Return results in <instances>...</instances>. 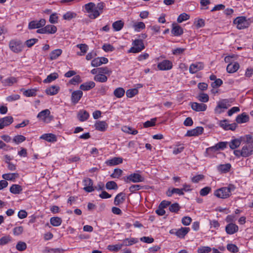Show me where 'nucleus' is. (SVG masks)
<instances>
[{
    "mask_svg": "<svg viewBox=\"0 0 253 253\" xmlns=\"http://www.w3.org/2000/svg\"><path fill=\"white\" fill-rule=\"evenodd\" d=\"M105 6V3L103 2H99L97 4L90 2L84 4L83 7L84 12L87 13V16L91 19H95L102 13Z\"/></svg>",
    "mask_w": 253,
    "mask_h": 253,
    "instance_id": "f257e3e1",
    "label": "nucleus"
},
{
    "mask_svg": "<svg viewBox=\"0 0 253 253\" xmlns=\"http://www.w3.org/2000/svg\"><path fill=\"white\" fill-rule=\"evenodd\" d=\"M242 147L244 157L253 155V137L250 134L242 136Z\"/></svg>",
    "mask_w": 253,
    "mask_h": 253,
    "instance_id": "f03ea898",
    "label": "nucleus"
},
{
    "mask_svg": "<svg viewBox=\"0 0 253 253\" xmlns=\"http://www.w3.org/2000/svg\"><path fill=\"white\" fill-rule=\"evenodd\" d=\"M235 187L232 184H229L227 187H223L215 190L213 195L218 198L226 199L232 195L234 191Z\"/></svg>",
    "mask_w": 253,
    "mask_h": 253,
    "instance_id": "7ed1b4c3",
    "label": "nucleus"
},
{
    "mask_svg": "<svg viewBox=\"0 0 253 253\" xmlns=\"http://www.w3.org/2000/svg\"><path fill=\"white\" fill-rule=\"evenodd\" d=\"M233 102V99H223L217 102L214 112L216 114H220L227 109Z\"/></svg>",
    "mask_w": 253,
    "mask_h": 253,
    "instance_id": "20e7f679",
    "label": "nucleus"
},
{
    "mask_svg": "<svg viewBox=\"0 0 253 253\" xmlns=\"http://www.w3.org/2000/svg\"><path fill=\"white\" fill-rule=\"evenodd\" d=\"M132 46L128 50V53H137L145 48L143 42L140 39H135L132 42Z\"/></svg>",
    "mask_w": 253,
    "mask_h": 253,
    "instance_id": "39448f33",
    "label": "nucleus"
},
{
    "mask_svg": "<svg viewBox=\"0 0 253 253\" xmlns=\"http://www.w3.org/2000/svg\"><path fill=\"white\" fill-rule=\"evenodd\" d=\"M9 47L13 52L19 53L22 51L24 45L21 41L12 40L9 42Z\"/></svg>",
    "mask_w": 253,
    "mask_h": 253,
    "instance_id": "423d86ee",
    "label": "nucleus"
},
{
    "mask_svg": "<svg viewBox=\"0 0 253 253\" xmlns=\"http://www.w3.org/2000/svg\"><path fill=\"white\" fill-rule=\"evenodd\" d=\"M37 118L45 123H49L53 119L50 115V111L49 109H45L41 111L37 115Z\"/></svg>",
    "mask_w": 253,
    "mask_h": 253,
    "instance_id": "0eeeda50",
    "label": "nucleus"
},
{
    "mask_svg": "<svg viewBox=\"0 0 253 253\" xmlns=\"http://www.w3.org/2000/svg\"><path fill=\"white\" fill-rule=\"evenodd\" d=\"M234 23L237 25V28L238 29H244L248 27L250 25L249 20L244 16L237 17L234 20Z\"/></svg>",
    "mask_w": 253,
    "mask_h": 253,
    "instance_id": "6e6552de",
    "label": "nucleus"
},
{
    "mask_svg": "<svg viewBox=\"0 0 253 253\" xmlns=\"http://www.w3.org/2000/svg\"><path fill=\"white\" fill-rule=\"evenodd\" d=\"M124 179L126 183L131 182L133 183H138L143 181L144 178L139 173H133L127 175L126 177H124Z\"/></svg>",
    "mask_w": 253,
    "mask_h": 253,
    "instance_id": "1a4fd4ad",
    "label": "nucleus"
},
{
    "mask_svg": "<svg viewBox=\"0 0 253 253\" xmlns=\"http://www.w3.org/2000/svg\"><path fill=\"white\" fill-rule=\"evenodd\" d=\"M84 190L87 192H91L94 191L96 187L93 186V181L89 178H86L83 181Z\"/></svg>",
    "mask_w": 253,
    "mask_h": 253,
    "instance_id": "9d476101",
    "label": "nucleus"
},
{
    "mask_svg": "<svg viewBox=\"0 0 253 253\" xmlns=\"http://www.w3.org/2000/svg\"><path fill=\"white\" fill-rule=\"evenodd\" d=\"M157 67L161 71L169 70L172 68V63L169 60H164L158 63Z\"/></svg>",
    "mask_w": 253,
    "mask_h": 253,
    "instance_id": "9b49d317",
    "label": "nucleus"
},
{
    "mask_svg": "<svg viewBox=\"0 0 253 253\" xmlns=\"http://www.w3.org/2000/svg\"><path fill=\"white\" fill-rule=\"evenodd\" d=\"M46 21L44 19L40 20H34L29 23L28 27L30 29H38L42 27L45 25Z\"/></svg>",
    "mask_w": 253,
    "mask_h": 253,
    "instance_id": "f8f14e48",
    "label": "nucleus"
},
{
    "mask_svg": "<svg viewBox=\"0 0 253 253\" xmlns=\"http://www.w3.org/2000/svg\"><path fill=\"white\" fill-rule=\"evenodd\" d=\"M108 59L104 57H98L94 58L91 62V65L94 67L100 66L102 64H107Z\"/></svg>",
    "mask_w": 253,
    "mask_h": 253,
    "instance_id": "ddd939ff",
    "label": "nucleus"
},
{
    "mask_svg": "<svg viewBox=\"0 0 253 253\" xmlns=\"http://www.w3.org/2000/svg\"><path fill=\"white\" fill-rule=\"evenodd\" d=\"M204 131V128L202 126H197L195 128L189 130L187 131L186 136H197L201 134Z\"/></svg>",
    "mask_w": 253,
    "mask_h": 253,
    "instance_id": "4468645a",
    "label": "nucleus"
},
{
    "mask_svg": "<svg viewBox=\"0 0 253 253\" xmlns=\"http://www.w3.org/2000/svg\"><path fill=\"white\" fill-rule=\"evenodd\" d=\"M204 68V64L202 62H195L192 63L189 67V72L191 74H195Z\"/></svg>",
    "mask_w": 253,
    "mask_h": 253,
    "instance_id": "2eb2a0df",
    "label": "nucleus"
},
{
    "mask_svg": "<svg viewBox=\"0 0 253 253\" xmlns=\"http://www.w3.org/2000/svg\"><path fill=\"white\" fill-rule=\"evenodd\" d=\"M239 227L237 225L233 223H230L225 226V231L227 234L233 235L237 232Z\"/></svg>",
    "mask_w": 253,
    "mask_h": 253,
    "instance_id": "dca6fc26",
    "label": "nucleus"
},
{
    "mask_svg": "<svg viewBox=\"0 0 253 253\" xmlns=\"http://www.w3.org/2000/svg\"><path fill=\"white\" fill-rule=\"evenodd\" d=\"M13 122V118L11 116H6L0 119V127L1 129L9 126Z\"/></svg>",
    "mask_w": 253,
    "mask_h": 253,
    "instance_id": "f3484780",
    "label": "nucleus"
},
{
    "mask_svg": "<svg viewBox=\"0 0 253 253\" xmlns=\"http://www.w3.org/2000/svg\"><path fill=\"white\" fill-rule=\"evenodd\" d=\"M108 125L105 121H98L94 124L95 128L100 131H105L107 130Z\"/></svg>",
    "mask_w": 253,
    "mask_h": 253,
    "instance_id": "a211bd4d",
    "label": "nucleus"
},
{
    "mask_svg": "<svg viewBox=\"0 0 253 253\" xmlns=\"http://www.w3.org/2000/svg\"><path fill=\"white\" fill-rule=\"evenodd\" d=\"M191 108L195 111L203 112L207 110V106L204 103L193 102L191 103Z\"/></svg>",
    "mask_w": 253,
    "mask_h": 253,
    "instance_id": "6ab92c4d",
    "label": "nucleus"
},
{
    "mask_svg": "<svg viewBox=\"0 0 253 253\" xmlns=\"http://www.w3.org/2000/svg\"><path fill=\"white\" fill-rule=\"evenodd\" d=\"M242 144V137L240 138L232 139L230 142H228V145L232 149H235L238 148Z\"/></svg>",
    "mask_w": 253,
    "mask_h": 253,
    "instance_id": "aec40b11",
    "label": "nucleus"
},
{
    "mask_svg": "<svg viewBox=\"0 0 253 253\" xmlns=\"http://www.w3.org/2000/svg\"><path fill=\"white\" fill-rule=\"evenodd\" d=\"M40 138L48 142H55L57 141L56 135L53 133H44L42 135Z\"/></svg>",
    "mask_w": 253,
    "mask_h": 253,
    "instance_id": "412c9836",
    "label": "nucleus"
},
{
    "mask_svg": "<svg viewBox=\"0 0 253 253\" xmlns=\"http://www.w3.org/2000/svg\"><path fill=\"white\" fill-rule=\"evenodd\" d=\"M171 32L174 36L179 37L183 34V30L180 26L173 24Z\"/></svg>",
    "mask_w": 253,
    "mask_h": 253,
    "instance_id": "4be33fe9",
    "label": "nucleus"
},
{
    "mask_svg": "<svg viewBox=\"0 0 253 253\" xmlns=\"http://www.w3.org/2000/svg\"><path fill=\"white\" fill-rule=\"evenodd\" d=\"M123 158L121 157H114L106 161V164L107 166H116L123 163Z\"/></svg>",
    "mask_w": 253,
    "mask_h": 253,
    "instance_id": "5701e85b",
    "label": "nucleus"
},
{
    "mask_svg": "<svg viewBox=\"0 0 253 253\" xmlns=\"http://www.w3.org/2000/svg\"><path fill=\"white\" fill-rule=\"evenodd\" d=\"M83 94V92L81 90H76L74 91L72 93V101L74 104L77 103L81 97H82Z\"/></svg>",
    "mask_w": 253,
    "mask_h": 253,
    "instance_id": "b1692460",
    "label": "nucleus"
},
{
    "mask_svg": "<svg viewBox=\"0 0 253 253\" xmlns=\"http://www.w3.org/2000/svg\"><path fill=\"white\" fill-rule=\"evenodd\" d=\"M189 231L190 228L189 227H181L176 230L175 234L180 238H183Z\"/></svg>",
    "mask_w": 253,
    "mask_h": 253,
    "instance_id": "393cba45",
    "label": "nucleus"
},
{
    "mask_svg": "<svg viewBox=\"0 0 253 253\" xmlns=\"http://www.w3.org/2000/svg\"><path fill=\"white\" fill-rule=\"evenodd\" d=\"M95 86V84L92 81L87 82L84 83L80 85V89L84 91L89 90Z\"/></svg>",
    "mask_w": 253,
    "mask_h": 253,
    "instance_id": "a878e982",
    "label": "nucleus"
},
{
    "mask_svg": "<svg viewBox=\"0 0 253 253\" xmlns=\"http://www.w3.org/2000/svg\"><path fill=\"white\" fill-rule=\"evenodd\" d=\"M238 63L234 62L229 64L226 68V70L228 73H233L236 72L239 68Z\"/></svg>",
    "mask_w": 253,
    "mask_h": 253,
    "instance_id": "bb28decb",
    "label": "nucleus"
},
{
    "mask_svg": "<svg viewBox=\"0 0 253 253\" xmlns=\"http://www.w3.org/2000/svg\"><path fill=\"white\" fill-rule=\"evenodd\" d=\"M89 117V113L84 110H80L77 115L78 119L81 122H84L87 120Z\"/></svg>",
    "mask_w": 253,
    "mask_h": 253,
    "instance_id": "cd10ccee",
    "label": "nucleus"
},
{
    "mask_svg": "<svg viewBox=\"0 0 253 253\" xmlns=\"http://www.w3.org/2000/svg\"><path fill=\"white\" fill-rule=\"evenodd\" d=\"M138 242V239L136 238H126L122 241V245L123 246H130Z\"/></svg>",
    "mask_w": 253,
    "mask_h": 253,
    "instance_id": "c85d7f7f",
    "label": "nucleus"
},
{
    "mask_svg": "<svg viewBox=\"0 0 253 253\" xmlns=\"http://www.w3.org/2000/svg\"><path fill=\"white\" fill-rule=\"evenodd\" d=\"M76 46L81 50L77 53V54L79 56L84 55L88 49V46L86 44H78Z\"/></svg>",
    "mask_w": 253,
    "mask_h": 253,
    "instance_id": "c756f323",
    "label": "nucleus"
},
{
    "mask_svg": "<svg viewBox=\"0 0 253 253\" xmlns=\"http://www.w3.org/2000/svg\"><path fill=\"white\" fill-rule=\"evenodd\" d=\"M249 120V116L246 113H243L241 115H238L236 119V122L238 124L245 123Z\"/></svg>",
    "mask_w": 253,
    "mask_h": 253,
    "instance_id": "7c9ffc66",
    "label": "nucleus"
},
{
    "mask_svg": "<svg viewBox=\"0 0 253 253\" xmlns=\"http://www.w3.org/2000/svg\"><path fill=\"white\" fill-rule=\"evenodd\" d=\"M17 79L14 77H8L1 81L4 86H11L17 82Z\"/></svg>",
    "mask_w": 253,
    "mask_h": 253,
    "instance_id": "2f4dec72",
    "label": "nucleus"
},
{
    "mask_svg": "<svg viewBox=\"0 0 253 253\" xmlns=\"http://www.w3.org/2000/svg\"><path fill=\"white\" fill-rule=\"evenodd\" d=\"M19 174L17 173H8L2 175V178L5 180H14L18 177Z\"/></svg>",
    "mask_w": 253,
    "mask_h": 253,
    "instance_id": "473e14b6",
    "label": "nucleus"
},
{
    "mask_svg": "<svg viewBox=\"0 0 253 253\" xmlns=\"http://www.w3.org/2000/svg\"><path fill=\"white\" fill-rule=\"evenodd\" d=\"M124 26V23L122 20H118L112 24V27L115 32L121 31Z\"/></svg>",
    "mask_w": 253,
    "mask_h": 253,
    "instance_id": "72a5a7b5",
    "label": "nucleus"
},
{
    "mask_svg": "<svg viewBox=\"0 0 253 253\" xmlns=\"http://www.w3.org/2000/svg\"><path fill=\"white\" fill-rule=\"evenodd\" d=\"M59 90V87L57 85H52L45 90L46 94L49 95L56 94Z\"/></svg>",
    "mask_w": 253,
    "mask_h": 253,
    "instance_id": "f704fd0d",
    "label": "nucleus"
},
{
    "mask_svg": "<svg viewBox=\"0 0 253 253\" xmlns=\"http://www.w3.org/2000/svg\"><path fill=\"white\" fill-rule=\"evenodd\" d=\"M132 28L134 31L139 32L145 28V25L142 22H135L133 24Z\"/></svg>",
    "mask_w": 253,
    "mask_h": 253,
    "instance_id": "c9c22d12",
    "label": "nucleus"
},
{
    "mask_svg": "<svg viewBox=\"0 0 253 253\" xmlns=\"http://www.w3.org/2000/svg\"><path fill=\"white\" fill-rule=\"evenodd\" d=\"M77 16L76 12L72 11H68L63 15V19L65 20L70 21L72 19L75 18Z\"/></svg>",
    "mask_w": 253,
    "mask_h": 253,
    "instance_id": "e433bc0d",
    "label": "nucleus"
},
{
    "mask_svg": "<svg viewBox=\"0 0 253 253\" xmlns=\"http://www.w3.org/2000/svg\"><path fill=\"white\" fill-rule=\"evenodd\" d=\"M10 192L14 194H19L22 191V187L18 184H12L10 188Z\"/></svg>",
    "mask_w": 253,
    "mask_h": 253,
    "instance_id": "4c0bfd02",
    "label": "nucleus"
},
{
    "mask_svg": "<svg viewBox=\"0 0 253 253\" xmlns=\"http://www.w3.org/2000/svg\"><path fill=\"white\" fill-rule=\"evenodd\" d=\"M58 77V75L56 73H52L47 76V78L44 79L43 82L45 84L50 83L56 80Z\"/></svg>",
    "mask_w": 253,
    "mask_h": 253,
    "instance_id": "58836bf2",
    "label": "nucleus"
},
{
    "mask_svg": "<svg viewBox=\"0 0 253 253\" xmlns=\"http://www.w3.org/2000/svg\"><path fill=\"white\" fill-rule=\"evenodd\" d=\"M62 222V219L59 217H52L50 219V223L53 226H59L61 224Z\"/></svg>",
    "mask_w": 253,
    "mask_h": 253,
    "instance_id": "ea45409f",
    "label": "nucleus"
},
{
    "mask_svg": "<svg viewBox=\"0 0 253 253\" xmlns=\"http://www.w3.org/2000/svg\"><path fill=\"white\" fill-rule=\"evenodd\" d=\"M125 200V194L120 193L118 194L115 197L114 200V204L115 205H119L124 202Z\"/></svg>",
    "mask_w": 253,
    "mask_h": 253,
    "instance_id": "a19ab883",
    "label": "nucleus"
},
{
    "mask_svg": "<svg viewBox=\"0 0 253 253\" xmlns=\"http://www.w3.org/2000/svg\"><path fill=\"white\" fill-rule=\"evenodd\" d=\"M62 53V50L60 49H56L53 50L49 54L50 59L51 60H55L57 59Z\"/></svg>",
    "mask_w": 253,
    "mask_h": 253,
    "instance_id": "79ce46f5",
    "label": "nucleus"
},
{
    "mask_svg": "<svg viewBox=\"0 0 253 253\" xmlns=\"http://www.w3.org/2000/svg\"><path fill=\"white\" fill-rule=\"evenodd\" d=\"M47 34H54L57 32V27L53 25H47L44 26Z\"/></svg>",
    "mask_w": 253,
    "mask_h": 253,
    "instance_id": "37998d69",
    "label": "nucleus"
},
{
    "mask_svg": "<svg viewBox=\"0 0 253 253\" xmlns=\"http://www.w3.org/2000/svg\"><path fill=\"white\" fill-rule=\"evenodd\" d=\"M123 247L122 244L119 243L115 245H109L107 249L111 252H118Z\"/></svg>",
    "mask_w": 253,
    "mask_h": 253,
    "instance_id": "c03bdc74",
    "label": "nucleus"
},
{
    "mask_svg": "<svg viewBox=\"0 0 253 253\" xmlns=\"http://www.w3.org/2000/svg\"><path fill=\"white\" fill-rule=\"evenodd\" d=\"M108 80L107 77L103 74H98L96 75L94 77V80L96 82H100V83H105Z\"/></svg>",
    "mask_w": 253,
    "mask_h": 253,
    "instance_id": "a18cd8bd",
    "label": "nucleus"
},
{
    "mask_svg": "<svg viewBox=\"0 0 253 253\" xmlns=\"http://www.w3.org/2000/svg\"><path fill=\"white\" fill-rule=\"evenodd\" d=\"M228 142H220L212 146L211 148L215 150L224 149L228 146Z\"/></svg>",
    "mask_w": 253,
    "mask_h": 253,
    "instance_id": "49530a36",
    "label": "nucleus"
},
{
    "mask_svg": "<svg viewBox=\"0 0 253 253\" xmlns=\"http://www.w3.org/2000/svg\"><path fill=\"white\" fill-rule=\"evenodd\" d=\"M122 130L124 132L135 135L138 133V131L136 129H132L131 127L127 126H124L122 127Z\"/></svg>",
    "mask_w": 253,
    "mask_h": 253,
    "instance_id": "de8ad7c7",
    "label": "nucleus"
},
{
    "mask_svg": "<svg viewBox=\"0 0 253 253\" xmlns=\"http://www.w3.org/2000/svg\"><path fill=\"white\" fill-rule=\"evenodd\" d=\"M231 166L230 164L220 165L218 167V170L221 172H227L229 171Z\"/></svg>",
    "mask_w": 253,
    "mask_h": 253,
    "instance_id": "09e8293b",
    "label": "nucleus"
},
{
    "mask_svg": "<svg viewBox=\"0 0 253 253\" xmlns=\"http://www.w3.org/2000/svg\"><path fill=\"white\" fill-rule=\"evenodd\" d=\"M125 93V89L122 87L117 88L114 91V95L117 98L122 97Z\"/></svg>",
    "mask_w": 253,
    "mask_h": 253,
    "instance_id": "8fccbe9b",
    "label": "nucleus"
},
{
    "mask_svg": "<svg viewBox=\"0 0 253 253\" xmlns=\"http://www.w3.org/2000/svg\"><path fill=\"white\" fill-rule=\"evenodd\" d=\"M184 149V146L183 144L178 143L173 148L172 153L174 155H177L178 154L181 153Z\"/></svg>",
    "mask_w": 253,
    "mask_h": 253,
    "instance_id": "3c124183",
    "label": "nucleus"
},
{
    "mask_svg": "<svg viewBox=\"0 0 253 253\" xmlns=\"http://www.w3.org/2000/svg\"><path fill=\"white\" fill-rule=\"evenodd\" d=\"M190 18V15L186 13H182L180 14L177 19V21L179 23H181L183 21H186Z\"/></svg>",
    "mask_w": 253,
    "mask_h": 253,
    "instance_id": "603ef678",
    "label": "nucleus"
},
{
    "mask_svg": "<svg viewBox=\"0 0 253 253\" xmlns=\"http://www.w3.org/2000/svg\"><path fill=\"white\" fill-rule=\"evenodd\" d=\"M12 240L11 237L9 235L4 236L0 238V245L3 246L8 243L10 242Z\"/></svg>",
    "mask_w": 253,
    "mask_h": 253,
    "instance_id": "864d4df0",
    "label": "nucleus"
},
{
    "mask_svg": "<svg viewBox=\"0 0 253 253\" xmlns=\"http://www.w3.org/2000/svg\"><path fill=\"white\" fill-rule=\"evenodd\" d=\"M26 140V137L22 135H17L13 138V141L17 144L21 143Z\"/></svg>",
    "mask_w": 253,
    "mask_h": 253,
    "instance_id": "5fc2aeb1",
    "label": "nucleus"
},
{
    "mask_svg": "<svg viewBox=\"0 0 253 253\" xmlns=\"http://www.w3.org/2000/svg\"><path fill=\"white\" fill-rule=\"evenodd\" d=\"M194 24L197 28H200L204 27L205 25V20L202 18H197L195 19Z\"/></svg>",
    "mask_w": 253,
    "mask_h": 253,
    "instance_id": "6e6d98bb",
    "label": "nucleus"
},
{
    "mask_svg": "<svg viewBox=\"0 0 253 253\" xmlns=\"http://www.w3.org/2000/svg\"><path fill=\"white\" fill-rule=\"evenodd\" d=\"M138 93V90L136 88H131L127 90L126 95L127 97L132 98Z\"/></svg>",
    "mask_w": 253,
    "mask_h": 253,
    "instance_id": "4d7b16f0",
    "label": "nucleus"
},
{
    "mask_svg": "<svg viewBox=\"0 0 253 253\" xmlns=\"http://www.w3.org/2000/svg\"><path fill=\"white\" fill-rule=\"evenodd\" d=\"M211 251V248L208 246H202L198 248V253H209Z\"/></svg>",
    "mask_w": 253,
    "mask_h": 253,
    "instance_id": "13d9d810",
    "label": "nucleus"
},
{
    "mask_svg": "<svg viewBox=\"0 0 253 253\" xmlns=\"http://www.w3.org/2000/svg\"><path fill=\"white\" fill-rule=\"evenodd\" d=\"M122 173L123 171L121 169H116L111 174V177L113 178H119L122 175Z\"/></svg>",
    "mask_w": 253,
    "mask_h": 253,
    "instance_id": "bf43d9fd",
    "label": "nucleus"
},
{
    "mask_svg": "<svg viewBox=\"0 0 253 253\" xmlns=\"http://www.w3.org/2000/svg\"><path fill=\"white\" fill-rule=\"evenodd\" d=\"M198 100L202 102H207L209 100V95L204 93H200L198 97Z\"/></svg>",
    "mask_w": 253,
    "mask_h": 253,
    "instance_id": "052dcab7",
    "label": "nucleus"
},
{
    "mask_svg": "<svg viewBox=\"0 0 253 253\" xmlns=\"http://www.w3.org/2000/svg\"><path fill=\"white\" fill-rule=\"evenodd\" d=\"M211 190L210 187L206 186L201 189L200 191V194L202 196H206L208 195Z\"/></svg>",
    "mask_w": 253,
    "mask_h": 253,
    "instance_id": "680f3d73",
    "label": "nucleus"
},
{
    "mask_svg": "<svg viewBox=\"0 0 253 253\" xmlns=\"http://www.w3.org/2000/svg\"><path fill=\"white\" fill-rule=\"evenodd\" d=\"M23 231L24 228L23 226H17L13 228V233L15 236H19L23 232Z\"/></svg>",
    "mask_w": 253,
    "mask_h": 253,
    "instance_id": "e2e57ef3",
    "label": "nucleus"
},
{
    "mask_svg": "<svg viewBox=\"0 0 253 253\" xmlns=\"http://www.w3.org/2000/svg\"><path fill=\"white\" fill-rule=\"evenodd\" d=\"M106 187L108 190L117 189L118 188V186L115 182L110 181L107 182Z\"/></svg>",
    "mask_w": 253,
    "mask_h": 253,
    "instance_id": "0e129e2a",
    "label": "nucleus"
},
{
    "mask_svg": "<svg viewBox=\"0 0 253 253\" xmlns=\"http://www.w3.org/2000/svg\"><path fill=\"white\" fill-rule=\"evenodd\" d=\"M156 122V118L151 119L150 120L145 122L143 124V126L144 127H149L154 126L155 125Z\"/></svg>",
    "mask_w": 253,
    "mask_h": 253,
    "instance_id": "69168bd1",
    "label": "nucleus"
},
{
    "mask_svg": "<svg viewBox=\"0 0 253 253\" xmlns=\"http://www.w3.org/2000/svg\"><path fill=\"white\" fill-rule=\"evenodd\" d=\"M102 49L105 52H111L114 50L115 48L109 43H105L102 47Z\"/></svg>",
    "mask_w": 253,
    "mask_h": 253,
    "instance_id": "338daca9",
    "label": "nucleus"
},
{
    "mask_svg": "<svg viewBox=\"0 0 253 253\" xmlns=\"http://www.w3.org/2000/svg\"><path fill=\"white\" fill-rule=\"evenodd\" d=\"M27 245L25 242H19L16 245V248L18 251H23L26 250Z\"/></svg>",
    "mask_w": 253,
    "mask_h": 253,
    "instance_id": "774afa93",
    "label": "nucleus"
}]
</instances>
